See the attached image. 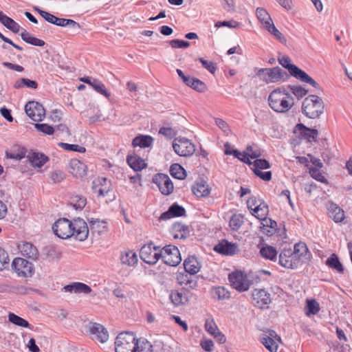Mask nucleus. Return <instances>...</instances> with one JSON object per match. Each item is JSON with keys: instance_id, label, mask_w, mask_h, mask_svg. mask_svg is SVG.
<instances>
[{"instance_id": "79ce46f5", "label": "nucleus", "mask_w": 352, "mask_h": 352, "mask_svg": "<svg viewBox=\"0 0 352 352\" xmlns=\"http://www.w3.org/2000/svg\"><path fill=\"white\" fill-rule=\"evenodd\" d=\"M256 14L257 19L261 21L265 29L273 23L270 15L263 8H256Z\"/></svg>"}, {"instance_id": "4be33fe9", "label": "nucleus", "mask_w": 352, "mask_h": 352, "mask_svg": "<svg viewBox=\"0 0 352 352\" xmlns=\"http://www.w3.org/2000/svg\"><path fill=\"white\" fill-rule=\"evenodd\" d=\"M45 21L60 27L69 26L74 30L80 28L79 23L76 22L75 21L69 19L58 18L50 12L47 15H46Z\"/></svg>"}, {"instance_id": "4d7b16f0", "label": "nucleus", "mask_w": 352, "mask_h": 352, "mask_svg": "<svg viewBox=\"0 0 352 352\" xmlns=\"http://www.w3.org/2000/svg\"><path fill=\"white\" fill-rule=\"evenodd\" d=\"M87 203V199L84 197L76 195L72 198L71 206L76 210H82Z\"/></svg>"}, {"instance_id": "69168bd1", "label": "nucleus", "mask_w": 352, "mask_h": 352, "mask_svg": "<svg viewBox=\"0 0 352 352\" xmlns=\"http://www.w3.org/2000/svg\"><path fill=\"white\" fill-rule=\"evenodd\" d=\"M50 178L55 184L60 183L65 178V173L60 170H55L50 173Z\"/></svg>"}, {"instance_id": "de8ad7c7", "label": "nucleus", "mask_w": 352, "mask_h": 352, "mask_svg": "<svg viewBox=\"0 0 352 352\" xmlns=\"http://www.w3.org/2000/svg\"><path fill=\"white\" fill-rule=\"evenodd\" d=\"M320 311L319 303L314 298L307 299L305 305V314L307 316L317 314Z\"/></svg>"}, {"instance_id": "bf43d9fd", "label": "nucleus", "mask_w": 352, "mask_h": 352, "mask_svg": "<svg viewBox=\"0 0 352 352\" xmlns=\"http://www.w3.org/2000/svg\"><path fill=\"white\" fill-rule=\"evenodd\" d=\"M289 263V265L287 266V268L292 270L297 269L299 264L300 263H302V257L291 252L289 255H287V263Z\"/></svg>"}, {"instance_id": "ea45409f", "label": "nucleus", "mask_w": 352, "mask_h": 352, "mask_svg": "<svg viewBox=\"0 0 352 352\" xmlns=\"http://www.w3.org/2000/svg\"><path fill=\"white\" fill-rule=\"evenodd\" d=\"M153 138L150 135H139L132 141V145L134 147L147 148L151 146Z\"/></svg>"}, {"instance_id": "680f3d73", "label": "nucleus", "mask_w": 352, "mask_h": 352, "mask_svg": "<svg viewBox=\"0 0 352 352\" xmlns=\"http://www.w3.org/2000/svg\"><path fill=\"white\" fill-rule=\"evenodd\" d=\"M34 127L38 131L45 135H52L54 133V128L47 124L36 123L34 124Z\"/></svg>"}, {"instance_id": "c85d7f7f", "label": "nucleus", "mask_w": 352, "mask_h": 352, "mask_svg": "<svg viewBox=\"0 0 352 352\" xmlns=\"http://www.w3.org/2000/svg\"><path fill=\"white\" fill-rule=\"evenodd\" d=\"M327 210L329 217L336 223H340L344 220V212L336 204H334L333 202L329 203Z\"/></svg>"}, {"instance_id": "72a5a7b5", "label": "nucleus", "mask_w": 352, "mask_h": 352, "mask_svg": "<svg viewBox=\"0 0 352 352\" xmlns=\"http://www.w3.org/2000/svg\"><path fill=\"white\" fill-rule=\"evenodd\" d=\"M88 221L93 232L102 234L107 231L108 224L106 221L91 218L89 219Z\"/></svg>"}, {"instance_id": "20e7f679", "label": "nucleus", "mask_w": 352, "mask_h": 352, "mask_svg": "<svg viewBox=\"0 0 352 352\" xmlns=\"http://www.w3.org/2000/svg\"><path fill=\"white\" fill-rule=\"evenodd\" d=\"M12 268L19 277L30 278L34 274L33 263L21 257L12 261Z\"/></svg>"}, {"instance_id": "f704fd0d", "label": "nucleus", "mask_w": 352, "mask_h": 352, "mask_svg": "<svg viewBox=\"0 0 352 352\" xmlns=\"http://www.w3.org/2000/svg\"><path fill=\"white\" fill-rule=\"evenodd\" d=\"M325 264L331 270L336 271L340 274H343L344 267L340 261L338 256L336 253H332L326 260Z\"/></svg>"}, {"instance_id": "7c9ffc66", "label": "nucleus", "mask_w": 352, "mask_h": 352, "mask_svg": "<svg viewBox=\"0 0 352 352\" xmlns=\"http://www.w3.org/2000/svg\"><path fill=\"white\" fill-rule=\"evenodd\" d=\"M287 72L295 78L304 82L308 74L296 65L292 63L291 59L287 56Z\"/></svg>"}, {"instance_id": "6e6552de", "label": "nucleus", "mask_w": 352, "mask_h": 352, "mask_svg": "<svg viewBox=\"0 0 352 352\" xmlns=\"http://www.w3.org/2000/svg\"><path fill=\"white\" fill-rule=\"evenodd\" d=\"M162 259L170 266H177L182 261L179 250L173 245H166L162 249Z\"/></svg>"}, {"instance_id": "412c9836", "label": "nucleus", "mask_w": 352, "mask_h": 352, "mask_svg": "<svg viewBox=\"0 0 352 352\" xmlns=\"http://www.w3.org/2000/svg\"><path fill=\"white\" fill-rule=\"evenodd\" d=\"M291 252L302 257V264H309L313 258L312 254L306 243L302 241L296 243L294 245L293 251Z\"/></svg>"}, {"instance_id": "a211bd4d", "label": "nucleus", "mask_w": 352, "mask_h": 352, "mask_svg": "<svg viewBox=\"0 0 352 352\" xmlns=\"http://www.w3.org/2000/svg\"><path fill=\"white\" fill-rule=\"evenodd\" d=\"M214 251L224 256H233L239 251L236 243L226 239L220 241L213 248Z\"/></svg>"}, {"instance_id": "2f4dec72", "label": "nucleus", "mask_w": 352, "mask_h": 352, "mask_svg": "<svg viewBox=\"0 0 352 352\" xmlns=\"http://www.w3.org/2000/svg\"><path fill=\"white\" fill-rule=\"evenodd\" d=\"M65 292H74L76 294H88L91 292V288L83 283L76 282L64 287Z\"/></svg>"}, {"instance_id": "9b49d317", "label": "nucleus", "mask_w": 352, "mask_h": 352, "mask_svg": "<svg viewBox=\"0 0 352 352\" xmlns=\"http://www.w3.org/2000/svg\"><path fill=\"white\" fill-rule=\"evenodd\" d=\"M72 221L67 218H60L52 226V230L55 235L63 239L71 238L70 232L72 230Z\"/></svg>"}, {"instance_id": "cd10ccee", "label": "nucleus", "mask_w": 352, "mask_h": 352, "mask_svg": "<svg viewBox=\"0 0 352 352\" xmlns=\"http://www.w3.org/2000/svg\"><path fill=\"white\" fill-rule=\"evenodd\" d=\"M184 266L185 272L191 275L196 274L201 269V264L195 256H189L186 258L184 262Z\"/></svg>"}, {"instance_id": "338daca9", "label": "nucleus", "mask_w": 352, "mask_h": 352, "mask_svg": "<svg viewBox=\"0 0 352 352\" xmlns=\"http://www.w3.org/2000/svg\"><path fill=\"white\" fill-rule=\"evenodd\" d=\"M254 175L265 182H269L272 179L271 171H262V170L252 169Z\"/></svg>"}, {"instance_id": "c756f323", "label": "nucleus", "mask_w": 352, "mask_h": 352, "mask_svg": "<svg viewBox=\"0 0 352 352\" xmlns=\"http://www.w3.org/2000/svg\"><path fill=\"white\" fill-rule=\"evenodd\" d=\"M126 162L135 172L140 171L147 166L145 161L137 155H128L126 156Z\"/></svg>"}, {"instance_id": "774afa93", "label": "nucleus", "mask_w": 352, "mask_h": 352, "mask_svg": "<svg viewBox=\"0 0 352 352\" xmlns=\"http://www.w3.org/2000/svg\"><path fill=\"white\" fill-rule=\"evenodd\" d=\"M199 62L201 63L202 66L206 69L211 74H214L216 72L217 67L216 64L212 61H208L203 58H199Z\"/></svg>"}, {"instance_id": "0eeeda50", "label": "nucleus", "mask_w": 352, "mask_h": 352, "mask_svg": "<svg viewBox=\"0 0 352 352\" xmlns=\"http://www.w3.org/2000/svg\"><path fill=\"white\" fill-rule=\"evenodd\" d=\"M72 223L71 237H74L76 240L80 241H85L89 235V228L87 222L82 218L78 217L74 219Z\"/></svg>"}, {"instance_id": "13d9d810", "label": "nucleus", "mask_w": 352, "mask_h": 352, "mask_svg": "<svg viewBox=\"0 0 352 352\" xmlns=\"http://www.w3.org/2000/svg\"><path fill=\"white\" fill-rule=\"evenodd\" d=\"M32 291H33V289L31 287L22 285H13L10 287V292L19 295H25Z\"/></svg>"}, {"instance_id": "7ed1b4c3", "label": "nucleus", "mask_w": 352, "mask_h": 352, "mask_svg": "<svg viewBox=\"0 0 352 352\" xmlns=\"http://www.w3.org/2000/svg\"><path fill=\"white\" fill-rule=\"evenodd\" d=\"M140 256L144 263L154 265L162 258V249L153 243L144 244L140 249Z\"/></svg>"}, {"instance_id": "5701e85b", "label": "nucleus", "mask_w": 352, "mask_h": 352, "mask_svg": "<svg viewBox=\"0 0 352 352\" xmlns=\"http://www.w3.org/2000/svg\"><path fill=\"white\" fill-rule=\"evenodd\" d=\"M176 278L177 283L181 285L182 287H186V289L189 292L191 289H195L198 285L197 277L187 272L179 273Z\"/></svg>"}, {"instance_id": "b1692460", "label": "nucleus", "mask_w": 352, "mask_h": 352, "mask_svg": "<svg viewBox=\"0 0 352 352\" xmlns=\"http://www.w3.org/2000/svg\"><path fill=\"white\" fill-rule=\"evenodd\" d=\"M186 215L185 208L177 203L173 204L166 212L162 213L159 220L166 221L174 217H180Z\"/></svg>"}, {"instance_id": "603ef678", "label": "nucleus", "mask_w": 352, "mask_h": 352, "mask_svg": "<svg viewBox=\"0 0 352 352\" xmlns=\"http://www.w3.org/2000/svg\"><path fill=\"white\" fill-rule=\"evenodd\" d=\"M243 223V217L239 214H234L232 216L229 221L230 228L234 231H237Z\"/></svg>"}, {"instance_id": "e433bc0d", "label": "nucleus", "mask_w": 352, "mask_h": 352, "mask_svg": "<svg viewBox=\"0 0 352 352\" xmlns=\"http://www.w3.org/2000/svg\"><path fill=\"white\" fill-rule=\"evenodd\" d=\"M276 335L275 331H271L270 336L262 335L260 338L261 342L267 349L270 352H276L278 349V344L272 338Z\"/></svg>"}, {"instance_id": "393cba45", "label": "nucleus", "mask_w": 352, "mask_h": 352, "mask_svg": "<svg viewBox=\"0 0 352 352\" xmlns=\"http://www.w3.org/2000/svg\"><path fill=\"white\" fill-rule=\"evenodd\" d=\"M80 81L91 86L98 93L104 96L106 98L110 96V93L105 89L104 85L99 80L85 76L80 78Z\"/></svg>"}, {"instance_id": "09e8293b", "label": "nucleus", "mask_w": 352, "mask_h": 352, "mask_svg": "<svg viewBox=\"0 0 352 352\" xmlns=\"http://www.w3.org/2000/svg\"><path fill=\"white\" fill-rule=\"evenodd\" d=\"M170 174L176 179H184L186 177V170L180 164H173L170 166Z\"/></svg>"}, {"instance_id": "4468645a", "label": "nucleus", "mask_w": 352, "mask_h": 352, "mask_svg": "<svg viewBox=\"0 0 352 352\" xmlns=\"http://www.w3.org/2000/svg\"><path fill=\"white\" fill-rule=\"evenodd\" d=\"M252 304L259 309H267L271 302L270 294L263 289H254L252 292Z\"/></svg>"}, {"instance_id": "9d476101", "label": "nucleus", "mask_w": 352, "mask_h": 352, "mask_svg": "<svg viewBox=\"0 0 352 352\" xmlns=\"http://www.w3.org/2000/svg\"><path fill=\"white\" fill-rule=\"evenodd\" d=\"M283 71L279 67L272 68H261L258 70L256 75L266 83L276 82L283 76Z\"/></svg>"}, {"instance_id": "37998d69", "label": "nucleus", "mask_w": 352, "mask_h": 352, "mask_svg": "<svg viewBox=\"0 0 352 352\" xmlns=\"http://www.w3.org/2000/svg\"><path fill=\"white\" fill-rule=\"evenodd\" d=\"M38 83L35 80H30L29 78H21L15 81L13 87L14 89H19L24 87L32 89H36L38 88Z\"/></svg>"}, {"instance_id": "864d4df0", "label": "nucleus", "mask_w": 352, "mask_h": 352, "mask_svg": "<svg viewBox=\"0 0 352 352\" xmlns=\"http://www.w3.org/2000/svg\"><path fill=\"white\" fill-rule=\"evenodd\" d=\"M287 89H289L292 94L294 95L298 100L302 98L308 94V90L302 86L289 85H287Z\"/></svg>"}, {"instance_id": "1a4fd4ad", "label": "nucleus", "mask_w": 352, "mask_h": 352, "mask_svg": "<svg viewBox=\"0 0 352 352\" xmlns=\"http://www.w3.org/2000/svg\"><path fill=\"white\" fill-rule=\"evenodd\" d=\"M228 280L232 287L240 292L247 291L250 285L246 274L241 271H234L229 274Z\"/></svg>"}, {"instance_id": "bb28decb", "label": "nucleus", "mask_w": 352, "mask_h": 352, "mask_svg": "<svg viewBox=\"0 0 352 352\" xmlns=\"http://www.w3.org/2000/svg\"><path fill=\"white\" fill-rule=\"evenodd\" d=\"M19 249L21 254L32 260H36L38 256V251L36 246L29 242H23L19 245Z\"/></svg>"}, {"instance_id": "423d86ee", "label": "nucleus", "mask_w": 352, "mask_h": 352, "mask_svg": "<svg viewBox=\"0 0 352 352\" xmlns=\"http://www.w3.org/2000/svg\"><path fill=\"white\" fill-rule=\"evenodd\" d=\"M173 148L176 154L181 157H189L195 151V146L185 138H176L173 142Z\"/></svg>"}, {"instance_id": "f8f14e48", "label": "nucleus", "mask_w": 352, "mask_h": 352, "mask_svg": "<svg viewBox=\"0 0 352 352\" xmlns=\"http://www.w3.org/2000/svg\"><path fill=\"white\" fill-rule=\"evenodd\" d=\"M28 116L34 122H41L45 118V110L43 105L36 101H30L25 105Z\"/></svg>"}, {"instance_id": "58836bf2", "label": "nucleus", "mask_w": 352, "mask_h": 352, "mask_svg": "<svg viewBox=\"0 0 352 352\" xmlns=\"http://www.w3.org/2000/svg\"><path fill=\"white\" fill-rule=\"evenodd\" d=\"M260 203L252 208V206H249V208L252 210V214L256 218L259 219L261 221L267 217L269 212L268 206L263 201H258Z\"/></svg>"}, {"instance_id": "f03ea898", "label": "nucleus", "mask_w": 352, "mask_h": 352, "mask_svg": "<svg viewBox=\"0 0 352 352\" xmlns=\"http://www.w3.org/2000/svg\"><path fill=\"white\" fill-rule=\"evenodd\" d=\"M138 338L131 332H122L116 337L115 342L116 352H137Z\"/></svg>"}, {"instance_id": "a878e982", "label": "nucleus", "mask_w": 352, "mask_h": 352, "mask_svg": "<svg viewBox=\"0 0 352 352\" xmlns=\"http://www.w3.org/2000/svg\"><path fill=\"white\" fill-rule=\"evenodd\" d=\"M171 233L174 239H185L190 234L189 227L180 222H175L172 226Z\"/></svg>"}, {"instance_id": "aec40b11", "label": "nucleus", "mask_w": 352, "mask_h": 352, "mask_svg": "<svg viewBox=\"0 0 352 352\" xmlns=\"http://www.w3.org/2000/svg\"><path fill=\"white\" fill-rule=\"evenodd\" d=\"M68 171L76 178L82 179L87 175V167L81 161L72 159L69 163Z\"/></svg>"}, {"instance_id": "a18cd8bd", "label": "nucleus", "mask_w": 352, "mask_h": 352, "mask_svg": "<svg viewBox=\"0 0 352 352\" xmlns=\"http://www.w3.org/2000/svg\"><path fill=\"white\" fill-rule=\"evenodd\" d=\"M21 37L25 42L34 46L43 47L45 44L43 40L32 36L25 30H23L21 32Z\"/></svg>"}, {"instance_id": "8fccbe9b", "label": "nucleus", "mask_w": 352, "mask_h": 352, "mask_svg": "<svg viewBox=\"0 0 352 352\" xmlns=\"http://www.w3.org/2000/svg\"><path fill=\"white\" fill-rule=\"evenodd\" d=\"M8 320L11 323L16 326L30 329V324L29 322L15 314L10 313L8 315Z\"/></svg>"}, {"instance_id": "f257e3e1", "label": "nucleus", "mask_w": 352, "mask_h": 352, "mask_svg": "<svg viewBox=\"0 0 352 352\" xmlns=\"http://www.w3.org/2000/svg\"><path fill=\"white\" fill-rule=\"evenodd\" d=\"M324 104L322 98L316 95H309L302 102V112L311 119L318 118L324 113Z\"/></svg>"}, {"instance_id": "052dcab7", "label": "nucleus", "mask_w": 352, "mask_h": 352, "mask_svg": "<svg viewBox=\"0 0 352 352\" xmlns=\"http://www.w3.org/2000/svg\"><path fill=\"white\" fill-rule=\"evenodd\" d=\"M138 349L137 352H153V345L144 338L138 339Z\"/></svg>"}, {"instance_id": "6e6d98bb", "label": "nucleus", "mask_w": 352, "mask_h": 352, "mask_svg": "<svg viewBox=\"0 0 352 352\" xmlns=\"http://www.w3.org/2000/svg\"><path fill=\"white\" fill-rule=\"evenodd\" d=\"M58 145L63 149L69 151H75L81 153H83L86 151V148L84 146H81L78 144H71L65 142H59Z\"/></svg>"}, {"instance_id": "f3484780", "label": "nucleus", "mask_w": 352, "mask_h": 352, "mask_svg": "<svg viewBox=\"0 0 352 352\" xmlns=\"http://www.w3.org/2000/svg\"><path fill=\"white\" fill-rule=\"evenodd\" d=\"M176 72L183 82L188 87L199 92H204L206 90L207 87L206 84L199 79L185 75L180 69H177Z\"/></svg>"}, {"instance_id": "39448f33", "label": "nucleus", "mask_w": 352, "mask_h": 352, "mask_svg": "<svg viewBox=\"0 0 352 352\" xmlns=\"http://www.w3.org/2000/svg\"><path fill=\"white\" fill-rule=\"evenodd\" d=\"M286 90L283 88L274 90L269 96L270 107L276 112L286 111Z\"/></svg>"}, {"instance_id": "6ab92c4d", "label": "nucleus", "mask_w": 352, "mask_h": 352, "mask_svg": "<svg viewBox=\"0 0 352 352\" xmlns=\"http://www.w3.org/2000/svg\"><path fill=\"white\" fill-rule=\"evenodd\" d=\"M89 332L92 336V339L101 343H104L109 340V332L107 329L101 324L94 322L89 327Z\"/></svg>"}, {"instance_id": "dca6fc26", "label": "nucleus", "mask_w": 352, "mask_h": 352, "mask_svg": "<svg viewBox=\"0 0 352 352\" xmlns=\"http://www.w3.org/2000/svg\"><path fill=\"white\" fill-rule=\"evenodd\" d=\"M190 293L186 289V287L180 289H173L169 294V298L171 302L175 307L184 305L187 304L190 298Z\"/></svg>"}, {"instance_id": "ddd939ff", "label": "nucleus", "mask_w": 352, "mask_h": 352, "mask_svg": "<svg viewBox=\"0 0 352 352\" xmlns=\"http://www.w3.org/2000/svg\"><path fill=\"white\" fill-rule=\"evenodd\" d=\"M153 182L157 185L161 193L164 195H169L173 191V184L166 174H155L153 177Z\"/></svg>"}, {"instance_id": "c9c22d12", "label": "nucleus", "mask_w": 352, "mask_h": 352, "mask_svg": "<svg viewBox=\"0 0 352 352\" xmlns=\"http://www.w3.org/2000/svg\"><path fill=\"white\" fill-rule=\"evenodd\" d=\"M0 23L15 34H18L20 31V25L12 18L8 16L1 11H0Z\"/></svg>"}, {"instance_id": "4c0bfd02", "label": "nucleus", "mask_w": 352, "mask_h": 352, "mask_svg": "<svg viewBox=\"0 0 352 352\" xmlns=\"http://www.w3.org/2000/svg\"><path fill=\"white\" fill-rule=\"evenodd\" d=\"M28 158L34 167L41 168L49 161L48 157L40 153L33 152L28 155Z\"/></svg>"}, {"instance_id": "c03bdc74", "label": "nucleus", "mask_w": 352, "mask_h": 352, "mask_svg": "<svg viewBox=\"0 0 352 352\" xmlns=\"http://www.w3.org/2000/svg\"><path fill=\"white\" fill-rule=\"evenodd\" d=\"M192 191L197 197H205L210 194V189L206 183H197L192 186Z\"/></svg>"}, {"instance_id": "0e129e2a", "label": "nucleus", "mask_w": 352, "mask_h": 352, "mask_svg": "<svg viewBox=\"0 0 352 352\" xmlns=\"http://www.w3.org/2000/svg\"><path fill=\"white\" fill-rule=\"evenodd\" d=\"M10 262L8 252L0 247V271L6 269Z\"/></svg>"}, {"instance_id": "49530a36", "label": "nucleus", "mask_w": 352, "mask_h": 352, "mask_svg": "<svg viewBox=\"0 0 352 352\" xmlns=\"http://www.w3.org/2000/svg\"><path fill=\"white\" fill-rule=\"evenodd\" d=\"M121 263L128 266H133L138 263V257L136 254L133 251H128L122 253L120 255Z\"/></svg>"}, {"instance_id": "e2e57ef3", "label": "nucleus", "mask_w": 352, "mask_h": 352, "mask_svg": "<svg viewBox=\"0 0 352 352\" xmlns=\"http://www.w3.org/2000/svg\"><path fill=\"white\" fill-rule=\"evenodd\" d=\"M254 166L253 169L264 170L270 168V164L268 160L265 159H256L252 162Z\"/></svg>"}, {"instance_id": "473e14b6", "label": "nucleus", "mask_w": 352, "mask_h": 352, "mask_svg": "<svg viewBox=\"0 0 352 352\" xmlns=\"http://www.w3.org/2000/svg\"><path fill=\"white\" fill-rule=\"evenodd\" d=\"M276 226L277 223L275 221L266 217L261 221L259 228L261 232L267 236H272L274 234Z\"/></svg>"}, {"instance_id": "2eb2a0df", "label": "nucleus", "mask_w": 352, "mask_h": 352, "mask_svg": "<svg viewBox=\"0 0 352 352\" xmlns=\"http://www.w3.org/2000/svg\"><path fill=\"white\" fill-rule=\"evenodd\" d=\"M293 133L309 142H317L318 131L315 128L307 127L302 123L297 124L294 128Z\"/></svg>"}, {"instance_id": "5fc2aeb1", "label": "nucleus", "mask_w": 352, "mask_h": 352, "mask_svg": "<svg viewBox=\"0 0 352 352\" xmlns=\"http://www.w3.org/2000/svg\"><path fill=\"white\" fill-rule=\"evenodd\" d=\"M309 173L310 176L318 182L322 184H328V180L322 175L318 168L314 167H309Z\"/></svg>"}, {"instance_id": "3c124183", "label": "nucleus", "mask_w": 352, "mask_h": 352, "mask_svg": "<svg viewBox=\"0 0 352 352\" xmlns=\"http://www.w3.org/2000/svg\"><path fill=\"white\" fill-rule=\"evenodd\" d=\"M260 254L262 257L274 261L276 258L277 252L274 247L266 245L261 248Z\"/></svg>"}, {"instance_id": "a19ab883", "label": "nucleus", "mask_w": 352, "mask_h": 352, "mask_svg": "<svg viewBox=\"0 0 352 352\" xmlns=\"http://www.w3.org/2000/svg\"><path fill=\"white\" fill-rule=\"evenodd\" d=\"M211 294L212 298L218 300H228L230 298V293L228 289L221 286L213 287Z\"/></svg>"}]
</instances>
